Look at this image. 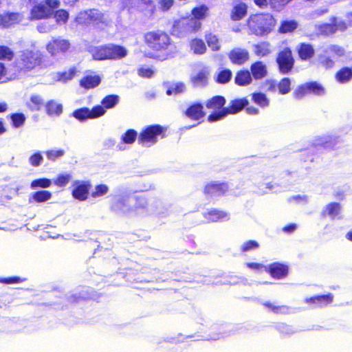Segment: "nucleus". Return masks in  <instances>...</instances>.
I'll list each match as a JSON object with an SVG mask.
<instances>
[{"label": "nucleus", "mask_w": 352, "mask_h": 352, "mask_svg": "<svg viewBox=\"0 0 352 352\" xmlns=\"http://www.w3.org/2000/svg\"><path fill=\"white\" fill-rule=\"evenodd\" d=\"M13 56L14 53L9 47L0 46V59L10 60Z\"/></svg>", "instance_id": "nucleus-57"}, {"label": "nucleus", "mask_w": 352, "mask_h": 352, "mask_svg": "<svg viewBox=\"0 0 352 352\" xmlns=\"http://www.w3.org/2000/svg\"><path fill=\"white\" fill-rule=\"evenodd\" d=\"M25 278H22L19 276H10L7 278H0V283L6 285H12L19 283L25 281Z\"/></svg>", "instance_id": "nucleus-59"}, {"label": "nucleus", "mask_w": 352, "mask_h": 352, "mask_svg": "<svg viewBox=\"0 0 352 352\" xmlns=\"http://www.w3.org/2000/svg\"><path fill=\"white\" fill-rule=\"evenodd\" d=\"M253 47L254 54L259 57L265 56L271 53L270 44L267 42L254 45Z\"/></svg>", "instance_id": "nucleus-32"}, {"label": "nucleus", "mask_w": 352, "mask_h": 352, "mask_svg": "<svg viewBox=\"0 0 352 352\" xmlns=\"http://www.w3.org/2000/svg\"><path fill=\"white\" fill-rule=\"evenodd\" d=\"M248 101L245 98L237 99L231 101L230 105L228 107L223 108L219 112H215L210 114L208 120L210 122L220 120L224 118L228 114L236 113L243 109L244 107L248 105Z\"/></svg>", "instance_id": "nucleus-5"}, {"label": "nucleus", "mask_w": 352, "mask_h": 352, "mask_svg": "<svg viewBox=\"0 0 352 352\" xmlns=\"http://www.w3.org/2000/svg\"><path fill=\"white\" fill-rule=\"evenodd\" d=\"M56 25L52 24L49 21H44L40 23L37 25V30L41 33H47L51 32L52 30L56 29Z\"/></svg>", "instance_id": "nucleus-55"}, {"label": "nucleus", "mask_w": 352, "mask_h": 352, "mask_svg": "<svg viewBox=\"0 0 352 352\" xmlns=\"http://www.w3.org/2000/svg\"><path fill=\"white\" fill-rule=\"evenodd\" d=\"M265 272L268 273L272 278L280 280L287 276L289 274V266L285 263L274 262L265 268Z\"/></svg>", "instance_id": "nucleus-11"}, {"label": "nucleus", "mask_w": 352, "mask_h": 352, "mask_svg": "<svg viewBox=\"0 0 352 352\" xmlns=\"http://www.w3.org/2000/svg\"><path fill=\"white\" fill-rule=\"evenodd\" d=\"M232 76V72L229 69L221 71L217 77V82L220 83H226L228 82Z\"/></svg>", "instance_id": "nucleus-61"}, {"label": "nucleus", "mask_w": 352, "mask_h": 352, "mask_svg": "<svg viewBox=\"0 0 352 352\" xmlns=\"http://www.w3.org/2000/svg\"><path fill=\"white\" fill-rule=\"evenodd\" d=\"M330 21L333 23L334 26L335 32L337 31H344L347 29V25L344 21H338L336 16H332L330 19Z\"/></svg>", "instance_id": "nucleus-56"}, {"label": "nucleus", "mask_w": 352, "mask_h": 352, "mask_svg": "<svg viewBox=\"0 0 352 352\" xmlns=\"http://www.w3.org/2000/svg\"><path fill=\"white\" fill-rule=\"evenodd\" d=\"M186 89L184 83L178 82H174L168 87L166 94L170 96L172 94H179L183 93Z\"/></svg>", "instance_id": "nucleus-38"}, {"label": "nucleus", "mask_w": 352, "mask_h": 352, "mask_svg": "<svg viewBox=\"0 0 352 352\" xmlns=\"http://www.w3.org/2000/svg\"><path fill=\"white\" fill-rule=\"evenodd\" d=\"M72 175L70 174H60L54 181V184L59 186H65L71 180Z\"/></svg>", "instance_id": "nucleus-53"}, {"label": "nucleus", "mask_w": 352, "mask_h": 352, "mask_svg": "<svg viewBox=\"0 0 352 352\" xmlns=\"http://www.w3.org/2000/svg\"><path fill=\"white\" fill-rule=\"evenodd\" d=\"M341 213V205L337 202H331L328 204L323 208L322 214L323 216H329L331 219H341L340 216Z\"/></svg>", "instance_id": "nucleus-17"}, {"label": "nucleus", "mask_w": 352, "mask_h": 352, "mask_svg": "<svg viewBox=\"0 0 352 352\" xmlns=\"http://www.w3.org/2000/svg\"><path fill=\"white\" fill-rule=\"evenodd\" d=\"M111 210L118 214H131V209L129 208L127 200L123 198H118L111 206Z\"/></svg>", "instance_id": "nucleus-21"}, {"label": "nucleus", "mask_w": 352, "mask_h": 352, "mask_svg": "<svg viewBox=\"0 0 352 352\" xmlns=\"http://www.w3.org/2000/svg\"><path fill=\"white\" fill-rule=\"evenodd\" d=\"M46 112L49 116H60L63 112L61 104L57 103L54 100H50L45 104Z\"/></svg>", "instance_id": "nucleus-30"}, {"label": "nucleus", "mask_w": 352, "mask_h": 352, "mask_svg": "<svg viewBox=\"0 0 352 352\" xmlns=\"http://www.w3.org/2000/svg\"><path fill=\"white\" fill-rule=\"evenodd\" d=\"M190 48L195 54H203L206 50V46L201 39L195 38L190 42Z\"/></svg>", "instance_id": "nucleus-36"}, {"label": "nucleus", "mask_w": 352, "mask_h": 352, "mask_svg": "<svg viewBox=\"0 0 352 352\" xmlns=\"http://www.w3.org/2000/svg\"><path fill=\"white\" fill-rule=\"evenodd\" d=\"M109 59L117 60L121 59L126 56L128 52L127 50L123 46L109 44Z\"/></svg>", "instance_id": "nucleus-20"}, {"label": "nucleus", "mask_w": 352, "mask_h": 352, "mask_svg": "<svg viewBox=\"0 0 352 352\" xmlns=\"http://www.w3.org/2000/svg\"><path fill=\"white\" fill-rule=\"evenodd\" d=\"M54 17L57 23H66L69 18L68 12L65 10H58L55 12Z\"/></svg>", "instance_id": "nucleus-54"}, {"label": "nucleus", "mask_w": 352, "mask_h": 352, "mask_svg": "<svg viewBox=\"0 0 352 352\" xmlns=\"http://www.w3.org/2000/svg\"><path fill=\"white\" fill-rule=\"evenodd\" d=\"M43 63V54L39 51L25 50L22 51L16 60V66L21 70L30 71Z\"/></svg>", "instance_id": "nucleus-2"}, {"label": "nucleus", "mask_w": 352, "mask_h": 352, "mask_svg": "<svg viewBox=\"0 0 352 352\" xmlns=\"http://www.w3.org/2000/svg\"><path fill=\"white\" fill-rule=\"evenodd\" d=\"M131 213L135 215L144 217L153 214H158L156 207L154 204H148L146 199L143 197H140L136 199V204L131 209Z\"/></svg>", "instance_id": "nucleus-10"}, {"label": "nucleus", "mask_w": 352, "mask_h": 352, "mask_svg": "<svg viewBox=\"0 0 352 352\" xmlns=\"http://www.w3.org/2000/svg\"><path fill=\"white\" fill-rule=\"evenodd\" d=\"M333 295L331 293L316 295L305 299V303L313 305L314 307H322L331 304L333 300Z\"/></svg>", "instance_id": "nucleus-13"}, {"label": "nucleus", "mask_w": 352, "mask_h": 352, "mask_svg": "<svg viewBox=\"0 0 352 352\" xmlns=\"http://www.w3.org/2000/svg\"><path fill=\"white\" fill-rule=\"evenodd\" d=\"M252 77L256 80L262 79L267 74L266 65L261 61H256L250 67Z\"/></svg>", "instance_id": "nucleus-19"}, {"label": "nucleus", "mask_w": 352, "mask_h": 352, "mask_svg": "<svg viewBox=\"0 0 352 352\" xmlns=\"http://www.w3.org/2000/svg\"><path fill=\"white\" fill-rule=\"evenodd\" d=\"M298 27V23L295 21H285L282 22L280 28L279 32L280 33H289L295 30Z\"/></svg>", "instance_id": "nucleus-39"}, {"label": "nucleus", "mask_w": 352, "mask_h": 352, "mask_svg": "<svg viewBox=\"0 0 352 352\" xmlns=\"http://www.w3.org/2000/svg\"><path fill=\"white\" fill-rule=\"evenodd\" d=\"M206 41L212 51H219L221 50V45L217 35L211 33L208 34L206 36Z\"/></svg>", "instance_id": "nucleus-35"}, {"label": "nucleus", "mask_w": 352, "mask_h": 352, "mask_svg": "<svg viewBox=\"0 0 352 352\" xmlns=\"http://www.w3.org/2000/svg\"><path fill=\"white\" fill-rule=\"evenodd\" d=\"M316 146H322L326 148L333 147L334 146L333 138L329 135H325L318 138L315 142Z\"/></svg>", "instance_id": "nucleus-46"}, {"label": "nucleus", "mask_w": 352, "mask_h": 352, "mask_svg": "<svg viewBox=\"0 0 352 352\" xmlns=\"http://www.w3.org/2000/svg\"><path fill=\"white\" fill-rule=\"evenodd\" d=\"M12 120L15 127L22 126L25 122V116L21 113H14L12 116Z\"/></svg>", "instance_id": "nucleus-64"}, {"label": "nucleus", "mask_w": 352, "mask_h": 352, "mask_svg": "<svg viewBox=\"0 0 352 352\" xmlns=\"http://www.w3.org/2000/svg\"><path fill=\"white\" fill-rule=\"evenodd\" d=\"M21 17L17 13H10L4 15H0V28H8L21 21Z\"/></svg>", "instance_id": "nucleus-24"}, {"label": "nucleus", "mask_w": 352, "mask_h": 352, "mask_svg": "<svg viewBox=\"0 0 352 352\" xmlns=\"http://www.w3.org/2000/svg\"><path fill=\"white\" fill-rule=\"evenodd\" d=\"M119 97L116 95H109L106 96L102 100V104L104 109H111L114 107L118 102Z\"/></svg>", "instance_id": "nucleus-42"}, {"label": "nucleus", "mask_w": 352, "mask_h": 352, "mask_svg": "<svg viewBox=\"0 0 352 352\" xmlns=\"http://www.w3.org/2000/svg\"><path fill=\"white\" fill-rule=\"evenodd\" d=\"M185 115L190 119L198 120L202 118L205 113L203 111V106L201 104L191 105L185 111Z\"/></svg>", "instance_id": "nucleus-22"}, {"label": "nucleus", "mask_w": 352, "mask_h": 352, "mask_svg": "<svg viewBox=\"0 0 352 352\" xmlns=\"http://www.w3.org/2000/svg\"><path fill=\"white\" fill-rule=\"evenodd\" d=\"M226 102L223 97L217 96L209 100L206 103V107L210 109L217 110L220 109Z\"/></svg>", "instance_id": "nucleus-34"}, {"label": "nucleus", "mask_w": 352, "mask_h": 352, "mask_svg": "<svg viewBox=\"0 0 352 352\" xmlns=\"http://www.w3.org/2000/svg\"><path fill=\"white\" fill-rule=\"evenodd\" d=\"M146 45L154 50H163L169 47L174 48L167 34L162 31L148 32L144 35Z\"/></svg>", "instance_id": "nucleus-3"}, {"label": "nucleus", "mask_w": 352, "mask_h": 352, "mask_svg": "<svg viewBox=\"0 0 352 352\" xmlns=\"http://www.w3.org/2000/svg\"><path fill=\"white\" fill-rule=\"evenodd\" d=\"M228 57L232 64L242 65L250 59V54L248 50L237 47L228 52Z\"/></svg>", "instance_id": "nucleus-12"}, {"label": "nucleus", "mask_w": 352, "mask_h": 352, "mask_svg": "<svg viewBox=\"0 0 352 352\" xmlns=\"http://www.w3.org/2000/svg\"><path fill=\"white\" fill-rule=\"evenodd\" d=\"M276 62L278 65L279 70L282 74L289 73L293 68L294 63L291 50L288 47H285L280 51L278 54Z\"/></svg>", "instance_id": "nucleus-7"}, {"label": "nucleus", "mask_w": 352, "mask_h": 352, "mask_svg": "<svg viewBox=\"0 0 352 352\" xmlns=\"http://www.w3.org/2000/svg\"><path fill=\"white\" fill-rule=\"evenodd\" d=\"M52 198V193L48 190H40L32 194L29 199V202H32V199L37 203L45 202Z\"/></svg>", "instance_id": "nucleus-31"}, {"label": "nucleus", "mask_w": 352, "mask_h": 352, "mask_svg": "<svg viewBox=\"0 0 352 352\" xmlns=\"http://www.w3.org/2000/svg\"><path fill=\"white\" fill-rule=\"evenodd\" d=\"M109 191V188L107 185L104 184H100L98 185L96 188L95 191L92 193V197H96L102 196L104 195H106Z\"/></svg>", "instance_id": "nucleus-62"}, {"label": "nucleus", "mask_w": 352, "mask_h": 352, "mask_svg": "<svg viewBox=\"0 0 352 352\" xmlns=\"http://www.w3.org/2000/svg\"><path fill=\"white\" fill-rule=\"evenodd\" d=\"M204 217L206 219L211 221H225L229 219V214L227 212L216 209L209 210L208 212L204 214Z\"/></svg>", "instance_id": "nucleus-27"}, {"label": "nucleus", "mask_w": 352, "mask_h": 352, "mask_svg": "<svg viewBox=\"0 0 352 352\" xmlns=\"http://www.w3.org/2000/svg\"><path fill=\"white\" fill-rule=\"evenodd\" d=\"M76 21L79 24H91V22L89 10L80 12L78 15L76 16Z\"/></svg>", "instance_id": "nucleus-50"}, {"label": "nucleus", "mask_w": 352, "mask_h": 352, "mask_svg": "<svg viewBox=\"0 0 352 352\" xmlns=\"http://www.w3.org/2000/svg\"><path fill=\"white\" fill-rule=\"evenodd\" d=\"M324 53L331 56H342L344 55V50L338 45H330L324 49Z\"/></svg>", "instance_id": "nucleus-49"}, {"label": "nucleus", "mask_w": 352, "mask_h": 352, "mask_svg": "<svg viewBox=\"0 0 352 352\" xmlns=\"http://www.w3.org/2000/svg\"><path fill=\"white\" fill-rule=\"evenodd\" d=\"M52 185V181L47 178H41L34 179L31 182L30 187L32 189L38 188H46Z\"/></svg>", "instance_id": "nucleus-41"}, {"label": "nucleus", "mask_w": 352, "mask_h": 352, "mask_svg": "<svg viewBox=\"0 0 352 352\" xmlns=\"http://www.w3.org/2000/svg\"><path fill=\"white\" fill-rule=\"evenodd\" d=\"M89 52L94 60H103L109 59V44L92 47L90 48Z\"/></svg>", "instance_id": "nucleus-16"}, {"label": "nucleus", "mask_w": 352, "mask_h": 352, "mask_svg": "<svg viewBox=\"0 0 352 352\" xmlns=\"http://www.w3.org/2000/svg\"><path fill=\"white\" fill-rule=\"evenodd\" d=\"M137 138V132L133 129L128 130L122 136V140L125 144H132Z\"/></svg>", "instance_id": "nucleus-51"}, {"label": "nucleus", "mask_w": 352, "mask_h": 352, "mask_svg": "<svg viewBox=\"0 0 352 352\" xmlns=\"http://www.w3.org/2000/svg\"><path fill=\"white\" fill-rule=\"evenodd\" d=\"M318 30L321 34L325 36H329L336 33L333 24L331 21L329 23H324L319 25Z\"/></svg>", "instance_id": "nucleus-48"}, {"label": "nucleus", "mask_w": 352, "mask_h": 352, "mask_svg": "<svg viewBox=\"0 0 352 352\" xmlns=\"http://www.w3.org/2000/svg\"><path fill=\"white\" fill-rule=\"evenodd\" d=\"M275 24L276 21L270 14H253L248 19V26L251 33L256 36L268 34Z\"/></svg>", "instance_id": "nucleus-1"}, {"label": "nucleus", "mask_w": 352, "mask_h": 352, "mask_svg": "<svg viewBox=\"0 0 352 352\" xmlns=\"http://www.w3.org/2000/svg\"><path fill=\"white\" fill-rule=\"evenodd\" d=\"M54 12L51 10V8L47 7V5L42 1L35 6L31 10V19H47L50 17L53 14Z\"/></svg>", "instance_id": "nucleus-14"}, {"label": "nucleus", "mask_w": 352, "mask_h": 352, "mask_svg": "<svg viewBox=\"0 0 352 352\" xmlns=\"http://www.w3.org/2000/svg\"><path fill=\"white\" fill-rule=\"evenodd\" d=\"M336 80L340 83H346L352 79V69L344 67L336 74Z\"/></svg>", "instance_id": "nucleus-33"}, {"label": "nucleus", "mask_w": 352, "mask_h": 352, "mask_svg": "<svg viewBox=\"0 0 352 352\" xmlns=\"http://www.w3.org/2000/svg\"><path fill=\"white\" fill-rule=\"evenodd\" d=\"M43 157L40 153H36L29 158V162L33 166H38L43 162Z\"/></svg>", "instance_id": "nucleus-63"}, {"label": "nucleus", "mask_w": 352, "mask_h": 352, "mask_svg": "<svg viewBox=\"0 0 352 352\" xmlns=\"http://www.w3.org/2000/svg\"><path fill=\"white\" fill-rule=\"evenodd\" d=\"M89 112L91 113L90 119H94L103 116L105 113L106 110L103 107L97 105L92 109H89Z\"/></svg>", "instance_id": "nucleus-60"}, {"label": "nucleus", "mask_w": 352, "mask_h": 352, "mask_svg": "<svg viewBox=\"0 0 352 352\" xmlns=\"http://www.w3.org/2000/svg\"><path fill=\"white\" fill-rule=\"evenodd\" d=\"M318 60L320 65L326 69L331 68L334 65V61L331 56L325 53L318 55Z\"/></svg>", "instance_id": "nucleus-44"}, {"label": "nucleus", "mask_w": 352, "mask_h": 352, "mask_svg": "<svg viewBox=\"0 0 352 352\" xmlns=\"http://www.w3.org/2000/svg\"><path fill=\"white\" fill-rule=\"evenodd\" d=\"M228 189V186L225 183H210L206 186L204 188V193L211 195H221L227 191Z\"/></svg>", "instance_id": "nucleus-18"}, {"label": "nucleus", "mask_w": 352, "mask_h": 352, "mask_svg": "<svg viewBox=\"0 0 352 352\" xmlns=\"http://www.w3.org/2000/svg\"><path fill=\"white\" fill-rule=\"evenodd\" d=\"M326 93L324 87L317 82H305L298 86L294 92L296 99H301L305 95L312 94L318 96H324Z\"/></svg>", "instance_id": "nucleus-6"}, {"label": "nucleus", "mask_w": 352, "mask_h": 352, "mask_svg": "<svg viewBox=\"0 0 352 352\" xmlns=\"http://www.w3.org/2000/svg\"><path fill=\"white\" fill-rule=\"evenodd\" d=\"M208 11V8L205 5L195 8L192 10V18L197 21L204 19L207 16Z\"/></svg>", "instance_id": "nucleus-40"}, {"label": "nucleus", "mask_w": 352, "mask_h": 352, "mask_svg": "<svg viewBox=\"0 0 352 352\" xmlns=\"http://www.w3.org/2000/svg\"><path fill=\"white\" fill-rule=\"evenodd\" d=\"M74 190L72 195L75 199L80 201H84L87 198L89 190V185L85 182L76 181L74 183Z\"/></svg>", "instance_id": "nucleus-15"}, {"label": "nucleus", "mask_w": 352, "mask_h": 352, "mask_svg": "<svg viewBox=\"0 0 352 352\" xmlns=\"http://www.w3.org/2000/svg\"><path fill=\"white\" fill-rule=\"evenodd\" d=\"M45 154L48 160L51 161H55L57 158H59L64 155L65 151L63 149L50 150L46 151Z\"/></svg>", "instance_id": "nucleus-58"}, {"label": "nucleus", "mask_w": 352, "mask_h": 352, "mask_svg": "<svg viewBox=\"0 0 352 352\" xmlns=\"http://www.w3.org/2000/svg\"><path fill=\"white\" fill-rule=\"evenodd\" d=\"M248 7L244 3H239L234 6L231 10L230 19L232 21H239L247 14Z\"/></svg>", "instance_id": "nucleus-23"}, {"label": "nucleus", "mask_w": 352, "mask_h": 352, "mask_svg": "<svg viewBox=\"0 0 352 352\" xmlns=\"http://www.w3.org/2000/svg\"><path fill=\"white\" fill-rule=\"evenodd\" d=\"M235 82L240 86L250 85L252 81L251 73L248 70L239 71L235 76Z\"/></svg>", "instance_id": "nucleus-28"}, {"label": "nucleus", "mask_w": 352, "mask_h": 352, "mask_svg": "<svg viewBox=\"0 0 352 352\" xmlns=\"http://www.w3.org/2000/svg\"><path fill=\"white\" fill-rule=\"evenodd\" d=\"M101 82V78L98 75L85 76L80 80V85L85 89H93L99 85Z\"/></svg>", "instance_id": "nucleus-26"}, {"label": "nucleus", "mask_w": 352, "mask_h": 352, "mask_svg": "<svg viewBox=\"0 0 352 352\" xmlns=\"http://www.w3.org/2000/svg\"><path fill=\"white\" fill-rule=\"evenodd\" d=\"M163 132V128L160 125H151L144 130L139 136L138 141L144 145H149L157 142V138Z\"/></svg>", "instance_id": "nucleus-8"}, {"label": "nucleus", "mask_w": 352, "mask_h": 352, "mask_svg": "<svg viewBox=\"0 0 352 352\" xmlns=\"http://www.w3.org/2000/svg\"><path fill=\"white\" fill-rule=\"evenodd\" d=\"M43 103V98L38 95H32L30 97V108L33 111H38Z\"/></svg>", "instance_id": "nucleus-47"}, {"label": "nucleus", "mask_w": 352, "mask_h": 352, "mask_svg": "<svg viewBox=\"0 0 352 352\" xmlns=\"http://www.w3.org/2000/svg\"><path fill=\"white\" fill-rule=\"evenodd\" d=\"M71 47L69 40L61 37L54 38L46 46L47 51L52 56H56L58 53H65Z\"/></svg>", "instance_id": "nucleus-9"}, {"label": "nucleus", "mask_w": 352, "mask_h": 352, "mask_svg": "<svg viewBox=\"0 0 352 352\" xmlns=\"http://www.w3.org/2000/svg\"><path fill=\"white\" fill-rule=\"evenodd\" d=\"M252 99L255 103L261 107H267L269 104V100L266 96L263 93H256L252 95Z\"/></svg>", "instance_id": "nucleus-45"}, {"label": "nucleus", "mask_w": 352, "mask_h": 352, "mask_svg": "<svg viewBox=\"0 0 352 352\" xmlns=\"http://www.w3.org/2000/svg\"><path fill=\"white\" fill-rule=\"evenodd\" d=\"M200 21L193 18H182L175 21L173 25V34L179 37L198 31L201 28Z\"/></svg>", "instance_id": "nucleus-4"}, {"label": "nucleus", "mask_w": 352, "mask_h": 352, "mask_svg": "<svg viewBox=\"0 0 352 352\" xmlns=\"http://www.w3.org/2000/svg\"><path fill=\"white\" fill-rule=\"evenodd\" d=\"M291 82L288 78H283L278 85L279 93L286 94L290 91Z\"/></svg>", "instance_id": "nucleus-52"}, {"label": "nucleus", "mask_w": 352, "mask_h": 352, "mask_svg": "<svg viewBox=\"0 0 352 352\" xmlns=\"http://www.w3.org/2000/svg\"><path fill=\"white\" fill-rule=\"evenodd\" d=\"M91 22L94 24H98L100 23H105L107 17L105 14L98 10H89Z\"/></svg>", "instance_id": "nucleus-37"}, {"label": "nucleus", "mask_w": 352, "mask_h": 352, "mask_svg": "<svg viewBox=\"0 0 352 352\" xmlns=\"http://www.w3.org/2000/svg\"><path fill=\"white\" fill-rule=\"evenodd\" d=\"M90 115L89 109L87 107L77 109L73 112L74 117L80 121L90 119Z\"/></svg>", "instance_id": "nucleus-43"}, {"label": "nucleus", "mask_w": 352, "mask_h": 352, "mask_svg": "<svg viewBox=\"0 0 352 352\" xmlns=\"http://www.w3.org/2000/svg\"><path fill=\"white\" fill-rule=\"evenodd\" d=\"M209 71L207 68L201 69L197 74L192 77L193 84L197 87H204L208 83Z\"/></svg>", "instance_id": "nucleus-25"}, {"label": "nucleus", "mask_w": 352, "mask_h": 352, "mask_svg": "<svg viewBox=\"0 0 352 352\" xmlns=\"http://www.w3.org/2000/svg\"><path fill=\"white\" fill-rule=\"evenodd\" d=\"M314 49L310 44L302 43L298 48V54L302 60H307L314 55Z\"/></svg>", "instance_id": "nucleus-29"}]
</instances>
